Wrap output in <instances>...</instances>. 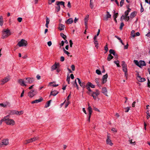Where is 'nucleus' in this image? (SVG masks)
I'll return each instance as SVG.
<instances>
[{"label": "nucleus", "instance_id": "obj_1", "mask_svg": "<svg viewBox=\"0 0 150 150\" xmlns=\"http://www.w3.org/2000/svg\"><path fill=\"white\" fill-rule=\"evenodd\" d=\"M10 35H11V33L10 30L8 29H4L2 31L1 38L2 39L5 38Z\"/></svg>", "mask_w": 150, "mask_h": 150}, {"label": "nucleus", "instance_id": "obj_2", "mask_svg": "<svg viewBox=\"0 0 150 150\" xmlns=\"http://www.w3.org/2000/svg\"><path fill=\"white\" fill-rule=\"evenodd\" d=\"M8 115H7L6 117L5 123L8 125H13L15 124V122L14 120L12 119H10L8 118Z\"/></svg>", "mask_w": 150, "mask_h": 150}, {"label": "nucleus", "instance_id": "obj_3", "mask_svg": "<svg viewBox=\"0 0 150 150\" xmlns=\"http://www.w3.org/2000/svg\"><path fill=\"white\" fill-rule=\"evenodd\" d=\"M27 42L23 39L21 40V41L18 42V45L19 47L25 46L27 45Z\"/></svg>", "mask_w": 150, "mask_h": 150}, {"label": "nucleus", "instance_id": "obj_4", "mask_svg": "<svg viewBox=\"0 0 150 150\" xmlns=\"http://www.w3.org/2000/svg\"><path fill=\"white\" fill-rule=\"evenodd\" d=\"M23 113V111H21L18 112L16 110H12L10 112L11 114H16V115H20Z\"/></svg>", "mask_w": 150, "mask_h": 150}, {"label": "nucleus", "instance_id": "obj_5", "mask_svg": "<svg viewBox=\"0 0 150 150\" xmlns=\"http://www.w3.org/2000/svg\"><path fill=\"white\" fill-rule=\"evenodd\" d=\"M99 94V93L98 90L96 89V90L95 92H92L91 96L93 97V98L94 99H96V96L98 95Z\"/></svg>", "mask_w": 150, "mask_h": 150}, {"label": "nucleus", "instance_id": "obj_6", "mask_svg": "<svg viewBox=\"0 0 150 150\" xmlns=\"http://www.w3.org/2000/svg\"><path fill=\"white\" fill-rule=\"evenodd\" d=\"M37 93L36 91L31 90L28 93V96L30 97H32L36 95Z\"/></svg>", "mask_w": 150, "mask_h": 150}, {"label": "nucleus", "instance_id": "obj_7", "mask_svg": "<svg viewBox=\"0 0 150 150\" xmlns=\"http://www.w3.org/2000/svg\"><path fill=\"white\" fill-rule=\"evenodd\" d=\"M137 79L138 81L140 82H143L145 81L146 80L144 78H141L139 76V74H137Z\"/></svg>", "mask_w": 150, "mask_h": 150}, {"label": "nucleus", "instance_id": "obj_8", "mask_svg": "<svg viewBox=\"0 0 150 150\" xmlns=\"http://www.w3.org/2000/svg\"><path fill=\"white\" fill-rule=\"evenodd\" d=\"M8 144V139H5L2 140L1 143L2 147L3 146H6Z\"/></svg>", "mask_w": 150, "mask_h": 150}, {"label": "nucleus", "instance_id": "obj_9", "mask_svg": "<svg viewBox=\"0 0 150 150\" xmlns=\"http://www.w3.org/2000/svg\"><path fill=\"white\" fill-rule=\"evenodd\" d=\"M10 80V78L8 76L6 77L3 79L1 81V85H3L5 83L7 82Z\"/></svg>", "mask_w": 150, "mask_h": 150}, {"label": "nucleus", "instance_id": "obj_10", "mask_svg": "<svg viewBox=\"0 0 150 150\" xmlns=\"http://www.w3.org/2000/svg\"><path fill=\"white\" fill-rule=\"evenodd\" d=\"M25 79L27 80V81L25 82L29 83H32L34 82V79L33 78H26Z\"/></svg>", "mask_w": 150, "mask_h": 150}, {"label": "nucleus", "instance_id": "obj_11", "mask_svg": "<svg viewBox=\"0 0 150 150\" xmlns=\"http://www.w3.org/2000/svg\"><path fill=\"white\" fill-rule=\"evenodd\" d=\"M18 82L21 86H26V85L25 83V82L22 79H18Z\"/></svg>", "mask_w": 150, "mask_h": 150}, {"label": "nucleus", "instance_id": "obj_12", "mask_svg": "<svg viewBox=\"0 0 150 150\" xmlns=\"http://www.w3.org/2000/svg\"><path fill=\"white\" fill-rule=\"evenodd\" d=\"M108 75L107 74H106L103 76L102 81L101 83L102 84H103L106 83L107 81V79L108 78Z\"/></svg>", "mask_w": 150, "mask_h": 150}, {"label": "nucleus", "instance_id": "obj_13", "mask_svg": "<svg viewBox=\"0 0 150 150\" xmlns=\"http://www.w3.org/2000/svg\"><path fill=\"white\" fill-rule=\"evenodd\" d=\"M59 65V63H55L53 65L51 68V71H53L54 70L57 69V66Z\"/></svg>", "mask_w": 150, "mask_h": 150}, {"label": "nucleus", "instance_id": "obj_14", "mask_svg": "<svg viewBox=\"0 0 150 150\" xmlns=\"http://www.w3.org/2000/svg\"><path fill=\"white\" fill-rule=\"evenodd\" d=\"M64 2L63 1H57L56 2V5H62L63 6V8L65 7Z\"/></svg>", "mask_w": 150, "mask_h": 150}, {"label": "nucleus", "instance_id": "obj_15", "mask_svg": "<svg viewBox=\"0 0 150 150\" xmlns=\"http://www.w3.org/2000/svg\"><path fill=\"white\" fill-rule=\"evenodd\" d=\"M146 65V64L145 62L144 61H139V65L138 66L140 67H142Z\"/></svg>", "mask_w": 150, "mask_h": 150}, {"label": "nucleus", "instance_id": "obj_16", "mask_svg": "<svg viewBox=\"0 0 150 150\" xmlns=\"http://www.w3.org/2000/svg\"><path fill=\"white\" fill-rule=\"evenodd\" d=\"M107 14L106 15V17L104 18V20L106 21L108 20V18H110L111 16L108 11L107 12Z\"/></svg>", "mask_w": 150, "mask_h": 150}, {"label": "nucleus", "instance_id": "obj_17", "mask_svg": "<svg viewBox=\"0 0 150 150\" xmlns=\"http://www.w3.org/2000/svg\"><path fill=\"white\" fill-rule=\"evenodd\" d=\"M42 100L43 99L42 98H40L39 99L35 100L34 101H32L31 102V103L34 104L38 103L42 101Z\"/></svg>", "mask_w": 150, "mask_h": 150}, {"label": "nucleus", "instance_id": "obj_18", "mask_svg": "<svg viewBox=\"0 0 150 150\" xmlns=\"http://www.w3.org/2000/svg\"><path fill=\"white\" fill-rule=\"evenodd\" d=\"M59 93V92L57 91H52L51 92L50 96L51 95H52L54 96H55L56 95H57Z\"/></svg>", "mask_w": 150, "mask_h": 150}, {"label": "nucleus", "instance_id": "obj_19", "mask_svg": "<svg viewBox=\"0 0 150 150\" xmlns=\"http://www.w3.org/2000/svg\"><path fill=\"white\" fill-rule=\"evenodd\" d=\"M102 93H103L104 95H105L106 96H108L107 94V91L106 88H103L102 89Z\"/></svg>", "mask_w": 150, "mask_h": 150}, {"label": "nucleus", "instance_id": "obj_20", "mask_svg": "<svg viewBox=\"0 0 150 150\" xmlns=\"http://www.w3.org/2000/svg\"><path fill=\"white\" fill-rule=\"evenodd\" d=\"M65 26L64 25L60 24L59 25V29L60 30H62L64 29Z\"/></svg>", "mask_w": 150, "mask_h": 150}, {"label": "nucleus", "instance_id": "obj_21", "mask_svg": "<svg viewBox=\"0 0 150 150\" xmlns=\"http://www.w3.org/2000/svg\"><path fill=\"white\" fill-rule=\"evenodd\" d=\"M73 22V19L72 18H70L68 19L66 21L67 23L68 24H70Z\"/></svg>", "mask_w": 150, "mask_h": 150}, {"label": "nucleus", "instance_id": "obj_22", "mask_svg": "<svg viewBox=\"0 0 150 150\" xmlns=\"http://www.w3.org/2000/svg\"><path fill=\"white\" fill-rule=\"evenodd\" d=\"M10 104V103L9 102H6V104H4L3 103H0V106L3 107H6L7 105Z\"/></svg>", "mask_w": 150, "mask_h": 150}, {"label": "nucleus", "instance_id": "obj_23", "mask_svg": "<svg viewBox=\"0 0 150 150\" xmlns=\"http://www.w3.org/2000/svg\"><path fill=\"white\" fill-rule=\"evenodd\" d=\"M106 142L107 144H109L111 146H112L113 144L111 142V140L110 139L108 138V139H107Z\"/></svg>", "mask_w": 150, "mask_h": 150}, {"label": "nucleus", "instance_id": "obj_24", "mask_svg": "<svg viewBox=\"0 0 150 150\" xmlns=\"http://www.w3.org/2000/svg\"><path fill=\"white\" fill-rule=\"evenodd\" d=\"M51 101L52 100H50L47 102V103L45 105V108H47L50 106V103Z\"/></svg>", "mask_w": 150, "mask_h": 150}, {"label": "nucleus", "instance_id": "obj_25", "mask_svg": "<svg viewBox=\"0 0 150 150\" xmlns=\"http://www.w3.org/2000/svg\"><path fill=\"white\" fill-rule=\"evenodd\" d=\"M113 57L112 56L111 54H109L108 55V57H107V59L108 61H110L111 59H113Z\"/></svg>", "mask_w": 150, "mask_h": 150}, {"label": "nucleus", "instance_id": "obj_26", "mask_svg": "<svg viewBox=\"0 0 150 150\" xmlns=\"http://www.w3.org/2000/svg\"><path fill=\"white\" fill-rule=\"evenodd\" d=\"M87 84L88 86H89L90 87H91V88H95V85H93L91 82H88Z\"/></svg>", "mask_w": 150, "mask_h": 150}, {"label": "nucleus", "instance_id": "obj_27", "mask_svg": "<svg viewBox=\"0 0 150 150\" xmlns=\"http://www.w3.org/2000/svg\"><path fill=\"white\" fill-rule=\"evenodd\" d=\"M4 23L3 19L2 17V16H0V25L1 26H2Z\"/></svg>", "mask_w": 150, "mask_h": 150}, {"label": "nucleus", "instance_id": "obj_28", "mask_svg": "<svg viewBox=\"0 0 150 150\" xmlns=\"http://www.w3.org/2000/svg\"><path fill=\"white\" fill-rule=\"evenodd\" d=\"M136 15V13L135 12H133L130 15V18H133Z\"/></svg>", "mask_w": 150, "mask_h": 150}, {"label": "nucleus", "instance_id": "obj_29", "mask_svg": "<svg viewBox=\"0 0 150 150\" xmlns=\"http://www.w3.org/2000/svg\"><path fill=\"white\" fill-rule=\"evenodd\" d=\"M109 52L110 54H112L113 55H115L116 53L115 50L112 49H110L109 51Z\"/></svg>", "mask_w": 150, "mask_h": 150}, {"label": "nucleus", "instance_id": "obj_30", "mask_svg": "<svg viewBox=\"0 0 150 150\" xmlns=\"http://www.w3.org/2000/svg\"><path fill=\"white\" fill-rule=\"evenodd\" d=\"M39 138V137L37 136L36 137H35L33 138H31V140H32V142H34L36 140H38Z\"/></svg>", "mask_w": 150, "mask_h": 150}, {"label": "nucleus", "instance_id": "obj_31", "mask_svg": "<svg viewBox=\"0 0 150 150\" xmlns=\"http://www.w3.org/2000/svg\"><path fill=\"white\" fill-rule=\"evenodd\" d=\"M80 86L83 88H84L86 85V83L84 82H81V84H80Z\"/></svg>", "mask_w": 150, "mask_h": 150}, {"label": "nucleus", "instance_id": "obj_32", "mask_svg": "<svg viewBox=\"0 0 150 150\" xmlns=\"http://www.w3.org/2000/svg\"><path fill=\"white\" fill-rule=\"evenodd\" d=\"M60 35L64 40H65L67 38L66 36L63 33H61L60 34Z\"/></svg>", "mask_w": 150, "mask_h": 150}, {"label": "nucleus", "instance_id": "obj_33", "mask_svg": "<svg viewBox=\"0 0 150 150\" xmlns=\"http://www.w3.org/2000/svg\"><path fill=\"white\" fill-rule=\"evenodd\" d=\"M55 8L56 9V11L57 12H59L60 11V5H57V6L55 7Z\"/></svg>", "mask_w": 150, "mask_h": 150}, {"label": "nucleus", "instance_id": "obj_34", "mask_svg": "<svg viewBox=\"0 0 150 150\" xmlns=\"http://www.w3.org/2000/svg\"><path fill=\"white\" fill-rule=\"evenodd\" d=\"M88 110L89 113H90V114L91 113L92 114V110L91 107L89 106L88 108Z\"/></svg>", "mask_w": 150, "mask_h": 150}, {"label": "nucleus", "instance_id": "obj_35", "mask_svg": "<svg viewBox=\"0 0 150 150\" xmlns=\"http://www.w3.org/2000/svg\"><path fill=\"white\" fill-rule=\"evenodd\" d=\"M63 51L64 53L66 54L68 56H70V53L68 51L65 50L64 48L63 49Z\"/></svg>", "mask_w": 150, "mask_h": 150}, {"label": "nucleus", "instance_id": "obj_36", "mask_svg": "<svg viewBox=\"0 0 150 150\" xmlns=\"http://www.w3.org/2000/svg\"><path fill=\"white\" fill-rule=\"evenodd\" d=\"M131 35L134 38L136 35L135 34V31L134 30H132L131 32Z\"/></svg>", "mask_w": 150, "mask_h": 150}, {"label": "nucleus", "instance_id": "obj_37", "mask_svg": "<svg viewBox=\"0 0 150 150\" xmlns=\"http://www.w3.org/2000/svg\"><path fill=\"white\" fill-rule=\"evenodd\" d=\"M99 79L98 78H96L95 79V82L96 83L97 85L98 86H100L99 84Z\"/></svg>", "mask_w": 150, "mask_h": 150}, {"label": "nucleus", "instance_id": "obj_38", "mask_svg": "<svg viewBox=\"0 0 150 150\" xmlns=\"http://www.w3.org/2000/svg\"><path fill=\"white\" fill-rule=\"evenodd\" d=\"M114 63L117 65V67H120V65L119 64V62L118 60H117V61H114Z\"/></svg>", "mask_w": 150, "mask_h": 150}, {"label": "nucleus", "instance_id": "obj_39", "mask_svg": "<svg viewBox=\"0 0 150 150\" xmlns=\"http://www.w3.org/2000/svg\"><path fill=\"white\" fill-rule=\"evenodd\" d=\"M122 68L127 67V65L124 61L122 62Z\"/></svg>", "mask_w": 150, "mask_h": 150}, {"label": "nucleus", "instance_id": "obj_40", "mask_svg": "<svg viewBox=\"0 0 150 150\" xmlns=\"http://www.w3.org/2000/svg\"><path fill=\"white\" fill-rule=\"evenodd\" d=\"M122 68L127 67V65L124 61L122 62Z\"/></svg>", "mask_w": 150, "mask_h": 150}, {"label": "nucleus", "instance_id": "obj_41", "mask_svg": "<svg viewBox=\"0 0 150 150\" xmlns=\"http://www.w3.org/2000/svg\"><path fill=\"white\" fill-rule=\"evenodd\" d=\"M104 50L105 51V54L108 51V48L107 45L105 46L104 47Z\"/></svg>", "mask_w": 150, "mask_h": 150}, {"label": "nucleus", "instance_id": "obj_42", "mask_svg": "<svg viewBox=\"0 0 150 150\" xmlns=\"http://www.w3.org/2000/svg\"><path fill=\"white\" fill-rule=\"evenodd\" d=\"M124 25V24L123 22H122L121 23L120 27V29L121 30L122 29V27Z\"/></svg>", "mask_w": 150, "mask_h": 150}, {"label": "nucleus", "instance_id": "obj_43", "mask_svg": "<svg viewBox=\"0 0 150 150\" xmlns=\"http://www.w3.org/2000/svg\"><path fill=\"white\" fill-rule=\"evenodd\" d=\"M96 73L98 75H100L101 74L100 71L98 69L96 70Z\"/></svg>", "mask_w": 150, "mask_h": 150}, {"label": "nucleus", "instance_id": "obj_44", "mask_svg": "<svg viewBox=\"0 0 150 150\" xmlns=\"http://www.w3.org/2000/svg\"><path fill=\"white\" fill-rule=\"evenodd\" d=\"M114 14L113 16V17L115 18H117L118 15V13H115V11H114Z\"/></svg>", "mask_w": 150, "mask_h": 150}, {"label": "nucleus", "instance_id": "obj_45", "mask_svg": "<svg viewBox=\"0 0 150 150\" xmlns=\"http://www.w3.org/2000/svg\"><path fill=\"white\" fill-rule=\"evenodd\" d=\"M124 0H121L120 2V6L122 7L124 3Z\"/></svg>", "mask_w": 150, "mask_h": 150}, {"label": "nucleus", "instance_id": "obj_46", "mask_svg": "<svg viewBox=\"0 0 150 150\" xmlns=\"http://www.w3.org/2000/svg\"><path fill=\"white\" fill-rule=\"evenodd\" d=\"M90 6L91 9H92L93 7V3L91 1V0H90Z\"/></svg>", "mask_w": 150, "mask_h": 150}, {"label": "nucleus", "instance_id": "obj_47", "mask_svg": "<svg viewBox=\"0 0 150 150\" xmlns=\"http://www.w3.org/2000/svg\"><path fill=\"white\" fill-rule=\"evenodd\" d=\"M6 117H4L3 119H1L0 121V124H1L2 122L3 121H5V122L6 121Z\"/></svg>", "mask_w": 150, "mask_h": 150}, {"label": "nucleus", "instance_id": "obj_48", "mask_svg": "<svg viewBox=\"0 0 150 150\" xmlns=\"http://www.w3.org/2000/svg\"><path fill=\"white\" fill-rule=\"evenodd\" d=\"M86 88L89 92H92L91 90L90 89V87L89 86H88L87 84H86Z\"/></svg>", "mask_w": 150, "mask_h": 150}, {"label": "nucleus", "instance_id": "obj_49", "mask_svg": "<svg viewBox=\"0 0 150 150\" xmlns=\"http://www.w3.org/2000/svg\"><path fill=\"white\" fill-rule=\"evenodd\" d=\"M46 23L47 24H49L50 21L49 18L47 17H46Z\"/></svg>", "mask_w": 150, "mask_h": 150}, {"label": "nucleus", "instance_id": "obj_50", "mask_svg": "<svg viewBox=\"0 0 150 150\" xmlns=\"http://www.w3.org/2000/svg\"><path fill=\"white\" fill-rule=\"evenodd\" d=\"M125 112H127L129 110V107L125 108Z\"/></svg>", "mask_w": 150, "mask_h": 150}, {"label": "nucleus", "instance_id": "obj_51", "mask_svg": "<svg viewBox=\"0 0 150 150\" xmlns=\"http://www.w3.org/2000/svg\"><path fill=\"white\" fill-rule=\"evenodd\" d=\"M134 63L137 66L139 65V62H138V61L136 60H134Z\"/></svg>", "mask_w": 150, "mask_h": 150}, {"label": "nucleus", "instance_id": "obj_52", "mask_svg": "<svg viewBox=\"0 0 150 150\" xmlns=\"http://www.w3.org/2000/svg\"><path fill=\"white\" fill-rule=\"evenodd\" d=\"M146 113L147 114L146 118H147V119H148L149 118V117H150V115L149 113V111H147V112H146Z\"/></svg>", "mask_w": 150, "mask_h": 150}, {"label": "nucleus", "instance_id": "obj_53", "mask_svg": "<svg viewBox=\"0 0 150 150\" xmlns=\"http://www.w3.org/2000/svg\"><path fill=\"white\" fill-rule=\"evenodd\" d=\"M129 13V11H125V16L126 17L128 16L127 15H128Z\"/></svg>", "mask_w": 150, "mask_h": 150}, {"label": "nucleus", "instance_id": "obj_54", "mask_svg": "<svg viewBox=\"0 0 150 150\" xmlns=\"http://www.w3.org/2000/svg\"><path fill=\"white\" fill-rule=\"evenodd\" d=\"M88 21V20H87V19H86V20H84V21H85V25L86 26V28H87V24Z\"/></svg>", "mask_w": 150, "mask_h": 150}, {"label": "nucleus", "instance_id": "obj_55", "mask_svg": "<svg viewBox=\"0 0 150 150\" xmlns=\"http://www.w3.org/2000/svg\"><path fill=\"white\" fill-rule=\"evenodd\" d=\"M140 5H141V9H140V12L141 13H142L144 11V9L143 7L142 4L141 3V4Z\"/></svg>", "mask_w": 150, "mask_h": 150}, {"label": "nucleus", "instance_id": "obj_56", "mask_svg": "<svg viewBox=\"0 0 150 150\" xmlns=\"http://www.w3.org/2000/svg\"><path fill=\"white\" fill-rule=\"evenodd\" d=\"M22 18L21 17H19L17 18V20L19 22H21L22 21Z\"/></svg>", "mask_w": 150, "mask_h": 150}, {"label": "nucleus", "instance_id": "obj_57", "mask_svg": "<svg viewBox=\"0 0 150 150\" xmlns=\"http://www.w3.org/2000/svg\"><path fill=\"white\" fill-rule=\"evenodd\" d=\"M64 60V58L63 56H61L60 57V61L63 62Z\"/></svg>", "mask_w": 150, "mask_h": 150}, {"label": "nucleus", "instance_id": "obj_58", "mask_svg": "<svg viewBox=\"0 0 150 150\" xmlns=\"http://www.w3.org/2000/svg\"><path fill=\"white\" fill-rule=\"evenodd\" d=\"M71 68L73 71H74L75 69V66L73 64L71 66Z\"/></svg>", "mask_w": 150, "mask_h": 150}, {"label": "nucleus", "instance_id": "obj_59", "mask_svg": "<svg viewBox=\"0 0 150 150\" xmlns=\"http://www.w3.org/2000/svg\"><path fill=\"white\" fill-rule=\"evenodd\" d=\"M69 42L70 43V46L71 47L73 44V42H72V41L71 40H69Z\"/></svg>", "mask_w": 150, "mask_h": 150}, {"label": "nucleus", "instance_id": "obj_60", "mask_svg": "<svg viewBox=\"0 0 150 150\" xmlns=\"http://www.w3.org/2000/svg\"><path fill=\"white\" fill-rule=\"evenodd\" d=\"M69 104V101L68 100H67V101L66 105H65V108H67V106H68V105Z\"/></svg>", "mask_w": 150, "mask_h": 150}, {"label": "nucleus", "instance_id": "obj_61", "mask_svg": "<svg viewBox=\"0 0 150 150\" xmlns=\"http://www.w3.org/2000/svg\"><path fill=\"white\" fill-rule=\"evenodd\" d=\"M122 69L124 72L127 71V67L122 68Z\"/></svg>", "mask_w": 150, "mask_h": 150}, {"label": "nucleus", "instance_id": "obj_62", "mask_svg": "<svg viewBox=\"0 0 150 150\" xmlns=\"http://www.w3.org/2000/svg\"><path fill=\"white\" fill-rule=\"evenodd\" d=\"M52 43L51 41H49L47 42V45L49 46H50L52 45Z\"/></svg>", "mask_w": 150, "mask_h": 150}, {"label": "nucleus", "instance_id": "obj_63", "mask_svg": "<svg viewBox=\"0 0 150 150\" xmlns=\"http://www.w3.org/2000/svg\"><path fill=\"white\" fill-rule=\"evenodd\" d=\"M125 17H126V16L125 15H122L120 18L121 20L122 19H125Z\"/></svg>", "mask_w": 150, "mask_h": 150}, {"label": "nucleus", "instance_id": "obj_64", "mask_svg": "<svg viewBox=\"0 0 150 150\" xmlns=\"http://www.w3.org/2000/svg\"><path fill=\"white\" fill-rule=\"evenodd\" d=\"M147 85L148 87L150 88V81H149V79H148V82L147 83Z\"/></svg>", "mask_w": 150, "mask_h": 150}]
</instances>
